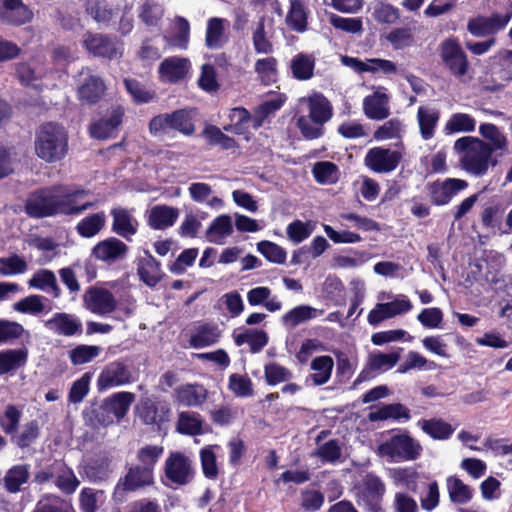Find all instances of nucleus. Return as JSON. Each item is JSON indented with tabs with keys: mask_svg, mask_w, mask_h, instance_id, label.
<instances>
[{
	"mask_svg": "<svg viewBox=\"0 0 512 512\" xmlns=\"http://www.w3.org/2000/svg\"><path fill=\"white\" fill-rule=\"evenodd\" d=\"M31 478V466L26 463L16 464L10 467L3 479V486L7 492L15 494L24 489Z\"/></svg>",
	"mask_w": 512,
	"mask_h": 512,
	"instance_id": "obj_27",
	"label": "nucleus"
},
{
	"mask_svg": "<svg viewBox=\"0 0 512 512\" xmlns=\"http://www.w3.org/2000/svg\"><path fill=\"white\" fill-rule=\"evenodd\" d=\"M23 350H7L0 352V374L8 373L22 366L26 361Z\"/></svg>",
	"mask_w": 512,
	"mask_h": 512,
	"instance_id": "obj_61",
	"label": "nucleus"
},
{
	"mask_svg": "<svg viewBox=\"0 0 512 512\" xmlns=\"http://www.w3.org/2000/svg\"><path fill=\"white\" fill-rule=\"evenodd\" d=\"M135 395L131 392H117L107 398L101 405L97 420L103 426H109L114 420H121L129 411Z\"/></svg>",
	"mask_w": 512,
	"mask_h": 512,
	"instance_id": "obj_5",
	"label": "nucleus"
},
{
	"mask_svg": "<svg viewBox=\"0 0 512 512\" xmlns=\"http://www.w3.org/2000/svg\"><path fill=\"white\" fill-rule=\"evenodd\" d=\"M254 70L261 82L266 85L274 83L277 80V60L274 57L258 59L255 62Z\"/></svg>",
	"mask_w": 512,
	"mask_h": 512,
	"instance_id": "obj_60",
	"label": "nucleus"
},
{
	"mask_svg": "<svg viewBox=\"0 0 512 512\" xmlns=\"http://www.w3.org/2000/svg\"><path fill=\"white\" fill-rule=\"evenodd\" d=\"M257 250L269 261L275 264H283L287 258L284 248L271 241H261L257 244Z\"/></svg>",
	"mask_w": 512,
	"mask_h": 512,
	"instance_id": "obj_64",
	"label": "nucleus"
},
{
	"mask_svg": "<svg viewBox=\"0 0 512 512\" xmlns=\"http://www.w3.org/2000/svg\"><path fill=\"white\" fill-rule=\"evenodd\" d=\"M402 157L400 151L373 147L367 151L364 164L375 173H390L398 167Z\"/></svg>",
	"mask_w": 512,
	"mask_h": 512,
	"instance_id": "obj_10",
	"label": "nucleus"
},
{
	"mask_svg": "<svg viewBox=\"0 0 512 512\" xmlns=\"http://www.w3.org/2000/svg\"><path fill=\"white\" fill-rule=\"evenodd\" d=\"M233 340L237 346L248 344L252 353H258L268 344L269 337L264 330L243 328L234 331Z\"/></svg>",
	"mask_w": 512,
	"mask_h": 512,
	"instance_id": "obj_30",
	"label": "nucleus"
},
{
	"mask_svg": "<svg viewBox=\"0 0 512 512\" xmlns=\"http://www.w3.org/2000/svg\"><path fill=\"white\" fill-rule=\"evenodd\" d=\"M334 367L333 359L330 356H318L311 362L313 374L311 379L315 385L327 383L331 377Z\"/></svg>",
	"mask_w": 512,
	"mask_h": 512,
	"instance_id": "obj_49",
	"label": "nucleus"
},
{
	"mask_svg": "<svg viewBox=\"0 0 512 512\" xmlns=\"http://www.w3.org/2000/svg\"><path fill=\"white\" fill-rule=\"evenodd\" d=\"M105 224V213L98 212L81 219L76 225V231L84 238H91L96 236L104 228Z\"/></svg>",
	"mask_w": 512,
	"mask_h": 512,
	"instance_id": "obj_47",
	"label": "nucleus"
},
{
	"mask_svg": "<svg viewBox=\"0 0 512 512\" xmlns=\"http://www.w3.org/2000/svg\"><path fill=\"white\" fill-rule=\"evenodd\" d=\"M221 336L219 327L215 324L197 326L190 337V345L196 349L211 346L218 342Z\"/></svg>",
	"mask_w": 512,
	"mask_h": 512,
	"instance_id": "obj_40",
	"label": "nucleus"
},
{
	"mask_svg": "<svg viewBox=\"0 0 512 512\" xmlns=\"http://www.w3.org/2000/svg\"><path fill=\"white\" fill-rule=\"evenodd\" d=\"M362 110L364 115L374 121L387 119L390 114V95L385 87H377L372 94L363 98Z\"/></svg>",
	"mask_w": 512,
	"mask_h": 512,
	"instance_id": "obj_12",
	"label": "nucleus"
},
{
	"mask_svg": "<svg viewBox=\"0 0 512 512\" xmlns=\"http://www.w3.org/2000/svg\"><path fill=\"white\" fill-rule=\"evenodd\" d=\"M113 218L111 230L120 237L130 241L138 231L139 223L133 215V210L122 207L111 210Z\"/></svg>",
	"mask_w": 512,
	"mask_h": 512,
	"instance_id": "obj_20",
	"label": "nucleus"
},
{
	"mask_svg": "<svg viewBox=\"0 0 512 512\" xmlns=\"http://www.w3.org/2000/svg\"><path fill=\"white\" fill-rule=\"evenodd\" d=\"M123 109L113 108L106 115L94 122L90 127V134L96 139H107L113 137L122 122Z\"/></svg>",
	"mask_w": 512,
	"mask_h": 512,
	"instance_id": "obj_22",
	"label": "nucleus"
},
{
	"mask_svg": "<svg viewBox=\"0 0 512 512\" xmlns=\"http://www.w3.org/2000/svg\"><path fill=\"white\" fill-rule=\"evenodd\" d=\"M137 271L147 286L154 287L161 279L160 264L147 252L139 258Z\"/></svg>",
	"mask_w": 512,
	"mask_h": 512,
	"instance_id": "obj_37",
	"label": "nucleus"
},
{
	"mask_svg": "<svg viewBox=\"0 0 512 512\" xmlns=\"http://www.w3.org/2000/svg\"><path fill=\"white\" fill-rule=\"evenodd\" d=\"M83 45L94 56L110 60L120 58L123 53L120 41L103 34L86 33L83 36Z\"/></svg>",
	"mask_w": 512,
	"mask_h": 512,
	"instance_id": "obj_9",
	"label": "nucleus"
},
{
	"mask_svg": "<svg viewBox=\"0 0 512 512\" xmlns=\"http://www.w3.org/2000/svg\"><path fill=\"white\" fill-rule=\"evenodd\" d=\"M315 66V60L311 55L299 53L291 60V71L298 80H308L312 78Z\"/></svg>",
	"mask_w": 512,
	"mask_h": 512,
	"instance_id": "obj_53",
	"label": "nucleus"
},
{
	"mask_svg": "<svg viewBox=\"0 0 512 512\" xmlns=\"http://www.w3.org/2000/svg\"><path fill=\"white\" fill-rule=\"evenodd\" d=\"M476 128V120L467 113H454L446 121L443 132L445 135L471 133Z\"/></svg>",
	"mask_w": 512,
	"mask_h": 512,
	"instance_id": "obj_43",
	"label": "nucleus"
},
{
	"mask_svg": "<svg viewBox=\"0 0 512 512\" xmlns=\"http://www.w3.org/2000/svg\"><path fill=\"white\" fill-rule=\"evenodd\" d=\"M439 54L445 67L457 76L466 74L468 69L467 56L460 43L455 38H448L441 42Z\"/></svg>",
	"mask_w": 512,
	"mask_h": 512,
	"instance_id": "obj_8",
	"label": "nucleus"
},
{
	"mask_svg": "<svg viewBox=\"0 0 512 512\" xmlns=\"http://www.w3.org/2000/svg\"><path fill=\"white\" fill-rule=\"evenodd\" d=\"M418 440L407 432H400L385 438L377 448V455L391 463L414 461L422 453Z\"/></svg>",
	"mask_w": 512,
	"mask_h": 512,
	"instance_id": "obj_3",
	"label": "nucleus"
},
{
	"mask_svg": "<svg viewBox=\"0 0 512 512\" xmlns=\"http://www.w3.org/2000/svg\"><path fill=\"white\" fill-rule=\"evenodd\" d=\"M296 124L305 139L314 140L324 134L325 124L318 121L316 122V120L308 114L298 116Z\"/></svg>",
	"mask_w": 512,
	"mask_h": 512,
	"instance_id": "obj_59",
	"label": "nucleus"
},
{
	"mask_svg": "<svg viewBox=\"0 0 512 512\" xmlns=\"http://www.w3.org/2000/svg\"><path fill=\"white\" fill-rule=\"evenodd\" d=\"M35 152L46 162H56L67 153V135L64 128L56 123L40 126L35 138Z\"/></svg>",
	"mask_w": 512,
	"mask_h": 512,
	"instance_id": "obj_2",
	"label": "nucleus"
},
{
	"mask_svg": "<svg viewBox=\"0 0 512 512\" xmlns=\"http://www.w3.org/2000/svg\"><path fill=\"white\" fill-rule=\"evenodd\" d=\"M133 382L132 373L128 366L120 361L107 364L97 378L98 389L108 390Z\"/></svg>",
	"mask_w": 512,
	"mask_h": 512,
	"instance_id": "obj_13",
	"label": "nucleus"
},
{
	"mask_svg": "<svg viewBox=\"0 0 512 512\" xmlns=\"http://www.w3.org/2000/svg\"><path fill=\"white\" fill-rule=\"evenodd\" d=\"M136 412L144 424L152 425L165 421L169 409L165 404L145 399L136 406Z\"/></svg>",
	"mask_w": 512,
	"mask_h": 512,
	"instance_id": "obj_32",
	"label": "nucleus"
},
{
	"mask_svg": "<svg viewBox=\"0 0 512 512\" xmlns=\"http://www.w3.org/2000/svg\"><path fill=\"white\" fill-rule=\"evenodd\" d=\"M112 463L108 457H101L92 460L84 467L86 477L92 482L106 480L112 473Z\"/></svg>",
	"mask_w": 512,
	"mask_h": 512,
	"instance_id": "obj_48",
	"label": "nucleus"
},
{
	"mask_svg": "<svg viewBox=\"0 0 512 512\" xmlns=\"http://www.w3.org/2000/svg\"><path fill=\"white\" fill-rule=\"evenodd\" d=\"M400 353L392 351L390 353H383L380 351H373L369 354L365 369L358 375L355 384L361 383L368 378L370 372L384 373L392 369L400 360Z\"/></svg>",
	"mask_w": 512,
	"mask_h": 512,
	"instance_id": "obj_18",
	"label": "nucleus"
},
{
	"mask_svg": "<svg viewBox=\"0 0 512 512\" xmlns=\"http://www.w3.org/2000/svg\"><path fill=\"white\" fill-rule=\"evenodd\" d=\"M202 136L210 145H219L223 149H232L235 147V141L225 135L218 127L207 124L202 131Z\"/></svg>",
	"mask_w": 512,
	"mask_h": 512,
	"instance_id": "obj_62",
	"label": "nucleus"
},
{
	"mask_svg": "<svg viewBox=\"0 0 512 512\" xmlns=\"http://www.w3.org/2000/svg\"><path fill=\"white\" fill-rule=\"evenodd\" d=\"M268 33L266 18L261 17L252 31V43L256 53L271 54L273 52V44L269 39Z\"/></svg>",
	"mask_w": 512,
	"mask_h": 512,
	"instance_id": "obj_45",
	"label": "nucleus"
},
{
	"mask_svg": "<svg viewBox=\"0 0 512 512\" xmlns=\"http://www.w3.org/2000/svg\"><path fill=\"white\" fill-rule=\"evenodd\" d=\"M25 209L28 215L36 218L54 216L53 187L32 193L27 199Z\"/></svg>",
	"mask_w": 512,
	"mask_h": 512,
	"instance_id": "obj_17",
	"label": "nucleus"
},
{
	"mask_svg": "<svg viewBox=\"0 0 512 512\" xmlns=\"http://www.w3.org/2000/svg\"><path fill=\"white\" fill-rule=\"evenodd\" d=\"M47 298L42 295H29L14 304V310L24 314L38 315L50 311Z\"/></svg>",
	"mask_w": 512,
	"mask_h": 512,
	"instance_id": "obj_50",
	"label": "nucleus"
},
{
	"mask_svg": "<svg viewBox=\"0 0 512 512\" xmlns=\"http://www.w3.org/2000/svg\"><path fill=\"white\" fill-rule=\"evenodd\" d=\"M179 216L177 208L167 205H156L148 212V224L153 229H166L172 226Z\"/></svg>",
	"mask_w": 512,
	"mask_h": 512,
	"instance_id": "obj_34",
	"label": "nucleus"
},
{
	"mask_svg": "<svg viewBox=\"0 0 512 512\" xmlns=\"http://www.w3.org/2000/svg\"><path fill=\"white\" fill-rule=\"evenodd\" d=\"M453 149L459 157L462 170L474 177H483L490 166H495L486 142L474 136H464L454 142Z\"/></svg>",
	"mask_w": 512,
	"mask_h": 512,
	"instance_id": "obj_1",
	"label": "nucleus"
},
{
	"mask_svg": "<svg viewBox=\"0 0 512 512\" xmlns=\"http://www.w3.org/2000/svg\"><path fill=\"white\" fill-rule=\"evenodd\" d=\"M175 401L185 407H199L208 397L207 389L201 384H183L174 390Z\"/></svg>",
	"mask_w": 512,
	"mask_h": 512,
	"instance_id": "obj_25",
	"label": "nucleus"
},
{
	"mask_svg": "<svg viewBox=\"0 0 512 512\" xmlns=\"http://www.w3.org/2000/svg\"><path fill=\"white\" fill-rule=\"evenodd\" d=\"M190 66V61L187 58L168 57L159 65V78L162 82L177 83L185 78L190 70Z\"/></svg>",
	"mask_w": 512,
	"mask_h": 512,
	"instance_id": "obj_21",
	"label": "nucleus"
},
{
	"mask_svg": "<svg viewBox=\"0 0 512 512\" xmlns=\"http://www.w3.org/2000/svg\"><path fill=\"white\" fill-rule=\"evenodd\" d=\"M164 474L170 483L186 485L194 477L192 460L181 452H171L164 463Z\"/></svg>",
	"mask_w": 512,
	"mask_h": 512,
	"instance_id": "obj_6",
	"label": "nucleus"
},
{
	"mask_svg": "<svg viewBox=\"0 0 512 512\" xmlns=\"http://www.w3.org/2000/svg\"><path fill=\"white\" fill-rule=\"evenodd\" d=\"M127 245L115 237L98 242L92 249V256L101 262L112 264L125 258Z\"/></svg>",
	"mask_w": 512,
	"mask_h": 512,
	"instance_id": "obj_19",
	"label": "nucleus"
},
{
	"mask_svg": "<svg viewBox=\"0 0 512 512\" xmlns=\"http://www.w3.org/2000/svg\"><path fill=\"white\" fill-rule=\"evenodd\" d=\"M45 328L53 334L65 337L80 336L83 324L78 316L66 312H56L44 321Z\"/></svg>",
	"mask_w": 512,
	"mask_h": 512,
	"instance_id": "obj_15",
	"label": "nucleus"
},
{
	"mask_svg": "<svg viewBox=\"0 0 512 512\" xmlns=\"http://www.w3.org/2000/svg\"><path fill=\"white\" fill-rule=\"evenodd\" d=\"M479 134L486 142L489 152L493 155L500 152L503 155L508 152L509 142L506 135L492 123H482L479 126Z\"/></svg>",
	"mask_w": 512,
	"mask_h": 512,
	"instance_id": "obj_28",
	"label": "nucleus"
},
{
	"mask_svg": "<svg viewBox=\"0 0 512 512\" xmlns=\"http://www.w3.org/2000/svg\"><path fill=\"white\" fill-rule=\"evenodd\" d=\"M287 97L283 93L271 92L268 99L263 101L255 111V126L259 127L270 115L281 109Z\"/></svg>",
	"mask_w": 512,
	"mask_h": 512,
	"instance_id": "obj_42",
	"label": "nucleus"
},
{
	"mask_svg": "<svg viewBox=\"0 0 512 512\" xmlns=\"http://www.w3.org/2000/svg\"><path fill=\"white\" fill-rule=\"evenodd\" d=\"M32 11L22 0H3L0 5V19L8 24L23 25L31 21Z\"/></svg>",
	"mask_w": 512,
	"mask_h": 512,
	"instance_id": "obj_23",
	"label": "nucleus"
},
{
	"mask_svg": "<svg viewBox=\"0 0 512 512\" xmlns=\"http://www.w3.org/2000/svg\"><path fill=\"white\" fill-rule=\"evenodd\" d=\"M176 32L172 36H164L168 45L179 49H187L190 37V24L184 17L175 18Z\"/></svg>",
	"mask_w": 512,
	"mask_h": 512,
	"instance_id": "obj_54",
	"label": "nucleus"
},
{
	"mask_svg": "<svg viewBox=\"0 0 512 512\" xmlns=\"http://www.w3.org/2000/svg\"><path fill=\"white\" fill-rule=\"evenodd\" d=\"M54 215H78L94 207V203L84 201L88 191L65 186L53 187Z\"/></svg>",
	"mask_w": 512,
	"mask_h": 512,
	"instance_id": "obj_4",
	"label": "nucleus"
},
{
	"mask_svg": "<svg viewBox=\"0 0 512 512\" xmlns=\"http://www.w3.org/2000/svg\"><path fill=\"white\" fill-rule=\"evenodd\" d=\"M195 113L190 109H179L171 113L172 130H176L185 136H191L195 132Z\"/></svg>",
	"mask_w": 512,
	"mask_h": 512,
	"instance_id": "obj_52",
	"label": "nucleus"
},
{
	"mask_svg": "<svg viewBox=\"0 0 512 512\" xmlns=\"http://www.w3.org/2000/svg\"><path fill=\"white\" fill-rule=\"evenodd\" d=\"M163 453L164 448L161 445H145L138 449L136 453V458L139 462L138 465L144 468H149L154 474V468Z\"/></svg>",
	"mask_w": 512,
	"mask_h": 512,
	"instance_id": "obj_57",
	"label": "nucleus"
},
{
	"mask_svg": "<svg viewBox=\"0 0 512 512\" xmlns=\"http://www.w3.org/2000/svg\"><path fill=\"white\" fill-rule=\"evenodd\" d=\"M80 85L77 90L78 98L82 104H95L104 95L105 84L100 76L93 74L85 68L80 72Z\"/></svg>",
	"mask_w": 512,
	"mask_h": 512,
	"instance_id": "obj_14",
	"label": "nucleus"
},
{
	"mask_svg": "<svg viewBox=\"0 0 512 512\" xmlns=\"http://www.w3.org/2000/svg\"><path fill=\"white\" fill-rule=\"evenodd\" d=\"M301 103L307 105V114L314 118L316 122L327 123L333 116V106L331 102L319 92H314L306 97L300 98Z\"/></svg>",
	"mask_w": 512,
	"mask_h": 512,
	"instance_id": "obj_24",
	"label": "nucleus"
},
{
	"mask_svg": "<svg viewBox=\"0 0 512 512\" xmlns=\"http://www.w3.org/2000/svg\"><path fill=\"white\" fill-rule=\"evenodd\" d=\"M412 308L413 305L407 296L398 295L390 302L376 304L368 313L367 321L370 325L377 326L384 320L409 312Z\"/></svg>",
	"mask_w": 512,
	"mask_h": 512,
	"instance_id": "obj_11",
	"label": "nucleus"
},
{
	"mask_svg": "<svg viewBox=\"0 0 512 512\" xmlns=\"http://www.w3.org/2000/svg\"><path fill=\"white\" fill-rule=\"evenodd\" d=\"M313 175L321 184H332L338 180V167L331 162H318L313 167Z\"/></svg>",
	"mask_w": 512,
	"mask_h": 512,
	"instance_id": "obj_63",
	"label": "nucleus"
},
{
	"mask_svg": "<svg viewBox=\"0 0 512 512\" xmlns=\"http://www.w3.org/2000/svg\"><path fill=\"white\" fill-rule=\"evenodd\" d=\"M446 489L450 501L457 505H464L469 503L474 495L473 488L465 484L457 476H449L446 479Z\"/></svg>",
	"mask_w": 512,
	"mask_h": 512,
	"instance_id": "obj_41",
	"label": "nucleus"
},
{
	"mask_svg": "<svg viewBox=\"0 0 512 512\" xmlns=\"http://www.w3.org/2000/svg\"><path fill=\"white\" fill-rule=\"evenodd\" d=\"M84 304L90 312L104 316L115 311L117 300L109 290L91 287L84 294Z\"/></svg>",
	"mask_w": 512,
	"mask_h": 512,
	"instance_id": "obj_16",
	"label": "nucleus"
},
{
	"mask_svg": "<svg viewBox=\"0 0 512 512\" xmlns=\"http://www.w3.org/2000/svg\"><path fill=\"white\" fill-rule=\"evenodd\" d=\"M247 301L250 306H263L267 311L275 313L283 308L282 301L273 295L269 287L258 286L247 292Z\"/></svg>",
	"mask_w": 512,
	"mask_h": 512,
	"instance_id": "obj_29",
	"label": "nucleus"
},
{
	"mask_svg": "<svg viewBox=\"0 0 512 512\" xmlns=\"http://www.w3.org/2000/svg\"><path fill=\"white\" fill-rule=\"evenodd\" d=\"M54 472V484L63 493L72 494L79 487V479L76 477L74 471L65 463H54Z\"/></svg>",
	"mask_w": 512,
	"mask_h": 512,
	"instance_id": "obj_38",
	"label": "nucleus"
},
{
	"mask_svg": "<svg viewBox=\"0 0 512 512\" xmlns=\"http://www.w3.org/2000/svg\"><path fill=\"white\" fill-rule=\"evenodd\" d=\"M370 419L375 420H409L410 411L404 405L400 403L388 404L380 407L377 411L370 413Z\"/></svg>",
	"mask_w": 512,
	"mask_h": 512,
	"instance_id": "obj_55",
	"label": "nucleus"
},
{
	"mask_svg": "<svg viewBox=\"0 0 512 512\" xmlns=\"http://www.w3.org/2000/svg\"><path fill=\"white\" fill-rule=\"evenodd\" d=\"M416 118L422 139L425 141L432 139L440 119V111L431 106H420Z\"/></svg>",
	"mask_w": 512,
	"mask_h": 512,
	"instance_id": "obj_33",
	"label": "nucleus"
},
{
	"mask_svg": "<svg viewBox=\"0 0 512 512\" xmlns=\"http://www.w3.org/2000/svg\"><path fill=\"white\" fill-rule=\"evenodd\" d=\"M418 425L433 439L446 440L454 432V428L442 419L420 420Z\"/></svg>",
	"mask_w": 512,
	"mask_h": 512,
	"instance_id": "obj_51",
	"label": "nucleus"
},
{
	"mask_svg": "<svg viewBox=\"0 0 512 512\" xmlns=\"http://www.w3.org/2000/svg\"><path fill=\"white\" fill-rule=\"evenodd\" d=\"M233 231L231 216L222 214L210 223L206 235L209 242L223 245L226 239L232 235Z\"/></svg>",
	"mask_w": 512,
	"mask_h": 512,
	"instance_id": "obj_35",
	"label": "nucleus"
},
{
	"mask_svg": "<svg viewBox=\"0 0 512 512\" xmlns=\"http://www.w3.org/2000/svg\"><path fill=\"white\" fill-rule=\"evenodd\" d=\"M105 502L106 494L104 490L85 487L79 493L81 512H96Z\"/></svg>",
	"mask_w": 512,
	"mask_h": 512,
	"instance_id": "obj_46",
	"label": "nucleus"
},
{
	"mask_svg": "<svg viewBox=\"0 0 512 512\" xmlns=\"http://www.w3.org/2000/svg\"><path fill=\"white\" fill-rule=\"evenodd\" d=\"M286 22L297 32H304L307 29V13L301 0H290Z\"/></svg>",
	"mask_w": 512,
	"mask_h": 512,
	"instance_id": "obj_56",
	"label": "nucleus"
},
{
	"mask_svg": "<svg viewBox=\"0 0 512 512\" xmlns=\"http://www.w3.org/2000/svg\"><path fill=\"white\" fill-rule=\"evenodd\" d=\"M153 483L154 474L149 468L133 465L129 467L127 473L118 480L114 489L113 497L117 501H122L124 492L136 491L150 486Z\"/></svg>",
	"mask_w": 512,
	"mask_h": 512,
	"instance_id": "obj_7",
	"label": "nucleus"
},
{
	"mask_svg": "<svg viewBox=\"0 0 512 512\" xmlns=\"http://www.w3.org/2000/svg\"><path fill=\"white\" fill-rule=\"evenodd\" d=\"M28 286L51 294L54 298H59L61 295L56 276L48 269H40L35 272L28 280Z\"/></svg>",
	"mask_w": 512,
	"mask_h": 512,
	"instance_id": "obj_36",
	"label": "nucleus"
},
{
	"mask_svg": "<svg viewBox=\"0 0 512 512\" xmlns=\"http://www.w3.org/2000/svg\"><path fill=\"white\" fill-rule=\"evenodd\" d=\"M405 127L402 119L391 118L374 131L373 138L376 141L399 140L405 134Z\"/></svg>",
	"mask_w": 512,
	"mask_h": 512,
	"instance_id": "obj_44",
	"label": "nucleus"
},
{
	"mask_svg": "<svg viewBox=\"0 0 512 512\" xmlns=\"http://www.w3.org/2000/svg\"><path fill=\"white\" fill-rule=\"evenodd\" d=\"M229 23L226 19L212 17L208 19L205 33V44L209 49H220L228 40L226 30Z\"/></svg>",
	"mask_w": 512,
	"mask_h": 512,
	"instance_id": "obj_31",
	"label": "nucleus"
},
{
	"mask_svg": "<svg viewBox=\"0 0 512 512\" xmlns=\"http://www.w3.org/2000/svg\"><path fill=\"white\" fill-rule=\"evenodd\" d=\"M360 493L367 505L375 508L385 493V485L376 475L367 474L363 479Z\"/></svg>",
	"mask_w": 512,
	"mask_h": 512,
	"instance_id": "obj_39",
	"label": "nucleus"
},
{
	"mask_svg": "<svg viewBox=\"0 0 512 512\" xmlns=\"http://www.w3.org/2000/svg\"><path fill=\"white\" fill-rule=\"evenodd\" d=\"M177 429L182 434L199 435L202 433V419L198 413L181 412L178 416Z\"/></svg>",
	"mask_w": 512,
	"mask_h": 512,
	"instance_id": "obj_58",
	"label": "nucleus"
},
{
	"mask_svg": "<svg viewBox=\"0 0 512 512\" xmlns=\"http://www.w3.org/2000/svg\"><path fill=\"white\" fill-rule=\"evenodd\" d=\"M323 314V310H319L310 305L302 304L293 307L284 313L281 318V324L287 329L292 330L297 326L307 323Z\"/></svg>",
	"mask_w": 512,
	"mask_h": 512,
	"instance_id": "obj_26",
	"label": "nucleus"
}]
</instances>
